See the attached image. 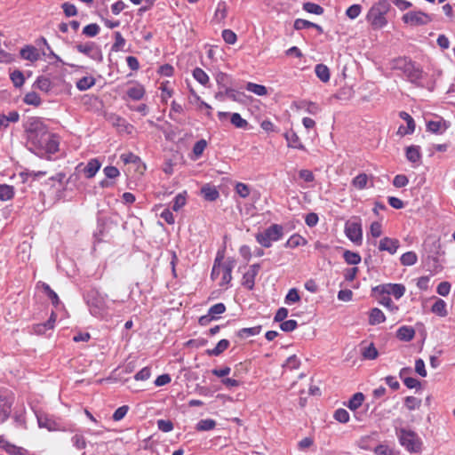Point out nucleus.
I'll list each match as a JSON object with an SVG mask.
<instances>
[{"instance_id": "38", "label": "nucleus", "mask_w": 455, "mask_h": 455, "mask_svg": "<svg viewBox=\"0 0 455 455\" xmlns=\"http://www.w3.org/2000/svg\"><path fill=\"white\" fill-rule=\"evenodd\" d=\"M379 303L385 307H387L389 311L395 313L398 311V306L395 305L392 301L391 298L386 295H379Z\"/></svg>"}, {"instance_id": "33", "label": "nucleus", "mask_w": 455, "mask_h": 455, "mask_svg": "<svg viewBox=\"0 0 455 455\" xmlns=\"http://www.w3.org/2000/svg\"><path fill=\"white\" fill-rule=\"evenodd\" d=\"M229 346V341L228 339H221L218 342L216 347L212 349H208L207 354L209 355H220L222 352H224Z\"/></svg>"}, {"instance_id": "19", "label": "nucleus", "mask_w": 455, "mask_h": 455, "mask_svg": "<svg viewBox=\"0 0 455 455\" xmlns=\"http://www.w3.org/2000/svg\"><path fill=\"white\" fill-rule=\"evenodd\" d=\"M415 336V330L411 326H401L396 331V337L403 341H411Z\"/></svg>"}, {"instance_id": "34", "label": "nucleus", "mask_w": 455, "mask_h": 455, "mask_svg": "<svg viewBox=\"0 0 455 455\" xmlns=\"http://www.w3.org/2000/svg\"><path fill=\"white\" fill-rule=\"evenodd\" d=\"M403 266H413L418 261V256L414 251H407L400 258Z\"/></svg>"}, {"instance_id": "29", "label": "nucleus", "mask_w": 455, "mask_h": 455, "mask_svg": "<svg viewBox=\"0 0 455 455\" xmlns=\"http://www.w3.org/2000/svg\"><path fill=\"white\" fill-rule=\"evenodd\" d=\"M385 320H386L385 315L383 314V312L380 309H379L377 307L371 309V311L370 313V316H369V323L370 324H371V325L379 324V323L385 322Z\"/></svg>"}, {"instance_id": "56", "label": "nucleus", "mask_w": 455, "mask_h": 455, "mask_svg": "<svg viewBox=\"0 0 455 455\" xmlns=\"http://www.w3.org/2000/svg\"><path fill=\"white\" fill-rule=\"evenodd\" d=\"M186 204L185 194H178L172 202V210L178 212Z\"/></svg>"}, {"instance_id": "25", "label": "nucleus", "mask_w": 455, "mask_h": 455, "mask_svg": "<svg viewBox=\"0 0 455 455\" xmlns=\"http://www.w3.org/2000/svg\"><path fill=\"white\" fill-rule=\"evenodd\" d=\"M201 193L204 199L211 202L215 201L220 196L217 188L209 185L204 186L201 189Z\"/></svg>"}, {"instance_id": "14", "label": "nucleus", "mask_w": 455, "mask_h": 455, "mask_svg": "<svg viewBox=\"0 0 455 455\" xmlns=\"http://www.w3.org/2000/svg\"><path fill=\"white\" fill-rule=\"evenodd\" d=\"M120 158L124 164H133L136 165V169L140 173H142L146 169L144 164L141 163L140 158L133 153L129 152L122 154Z\"/></svg>"}, {"instance_id": "27", "label": "nucleus", "mask_w": 455, "mask_h": 455, "mask_svg": "<svg viewBox=\"0 0 455 455\" xmlns=\"http://www.w3.org/2000/svg\"><path fill=\"white\" fill-rule=\"evenodd\" d=\"M305 244H307V240L300 235L294 234L286 241L284 246L293 249Z\"/></svg>"}, {"instance_id": "51", "label": "nucleus", "mask_w": 455, "mask_h": 455, "mask_svg": "<svg viewBox=\"0 0 455 455\" xmlns=\"http://www.w3.org/2000/svg\"><path fill=\"white\" fill-rule=\"evenodd\" d=\"M399 116L404 120L407 124V132H414L415 131V122L413 118L404 111H401L399 113Z\"/></svg>"}, {"instance_id": "48", "label": "nucleus", "mask_w": 455, "mask_h": 455, "mask_svg": "<svg viewBox=\"0 0 455 455\" xmlns=\"http://www.w3.org/2000/svg\"><path fill=\"white\" fill-rule=\"evenodd\" d=\"M11 80L13 83V85L17 88L21 87L24 84L25 77L21 71L15 70L13 71L11 76Z\"/></svg>"}, {"instance_id": "24", "label": "nucleus", "mask_w": 455, "mask_h": 455, "mask_svg": "<svg viewBox=\"0 0 455 455\" xmlns=\"http://www.w3.org/2000/svg\"><path fill=\"white\" fill-rule=\"evenodd\" d=\"M144 94L145 89L141 84H134L127 90V95L134 100H141Z\"/></svg>"}, {"instance_id": "42", "label": "nucleus", "mask_w": 455, "mask_h": 455, "mask_svg": "<svg viewBox=\"0 0 455 455\" xmlns=\"http://www.w3.org/2000/svg\"><path fill=\"white\" fill-rule=\"evenodd\" d=\"M343 258L349 265H357L361 262V256L357 252L351 251H345Z\"/></svg>"}, {"instance_id": "18", "label": "nucleus", "mask_w": 455, "mask_h": 455, "mask_svg": "<svg viewBox=\"0 0 455 455\" xmlns=\"http://www.w3.org/2000/svg\"><path fill=\"white\" fill-rule=\"evenodd\" d=\"M285 139L289 148L305 150L304 145L301 143L299 137L293 131L285 133Z\"/></svg>"}, {"instance_id": "3", "label": "nucleus", "mask_w": 455, "mask_h": 455, "mask_svg": "<svg viewBox=\"0 0 455 455\" xmlns=\"http://www.w3.org/2000/svg\"><path fill=\"white\" fill-rule=\"evenodd\" d=\"M390 9V4L387 0H379L374 4L366 15V20L373 29H380L387 24L386 15Z\"/></svg>"}, {"instance_id": "6", "label": "nucleus", "mask_w": 455, "mask_h": 455, "mask_svg": "<svg viewBox=\"0 0 455 455\" xmlns=\"http://www.w3.org/2000/svg\"><path fill=\"white\" fill-rule=\"evenodd\" d=\"M398 438L401 445L409 452H419L421 451L422 442L415 432L403 428L399 431Z\"/></svg>"}, {"instance_id": "17", "label": "nucleus", "mask_w": 455, "mask_h": 455, "mask_svg": "<svg viewBox=\"0 0 455 455\" xmlns=\"http://www.w3.org/2000/svg\"><path fill=\"white\" fill-rule=\"evenodd\" d=\"M100 166H101V164L98 159H96V158L91 159L87 163V164L83 168V172L86 178L92 179L96 175V173L100 170Z\"/></svg>"}, {"instance_id": "20", "label": "nucleus", "mask_w": 455, "mask_h": 455, "mask_svg": "<svg viewBox=\"0 0 455 455\" xmlns=\"http://www.w3.org/2000/svg\"><path fill=\"white\" fill-rule=\"evenodd\" d=\"M228 8L225 2H220L215 10L212 21L220 24L224 21L227 17Z\"/></svg>"}, {"instance_id": "44", "label": "nucleus", "mask_w": 455, "mask_h": 455, "mask_svg": "<svg viewBox=\"0 0 455 455\" xmlns=\"http://www.w3.org/2000/svg\"><path fill=\"white\" fill-rule=\"evenodd\" d=\"M194 78L203 85H206L209 82L208 75L200 68H196L193 71Z\"/></svg>"}, {"instance_id": "62", "label": "nucleus", "mask_w": 455, "mask_h": 455, "mask_svg": "<svg viewBox=\"0 0 455 455\" xmlns=\"http://www.w3.org/2000/svg\"><path fill=\"white\" fill-rule=\"evenodd\" d=\"M222 37L223 40L229 44H234L237 40L235 33L230 29H224L222 31Z\"/></svg>"}, {"instance_id": "39", "label": "nucleus", "mask_w": 455, "mask_h": 455, "mask_svg": "<svg viewBox=\"0 0 455 455\" xmlns=\"http://www.w3.org/2000/svg\"><path fill=\"white\" fill-rule=\"evenodd\" d=\"M261 331V326H254L250 328H243L238 332L237 335L242 338H248L251 336H256L258 335Z\"/></svg>"}, {"instance_id": "60", "label": "nucleus", "mask_w": 455, "mask_h": 455, "mask_svg": "<svg viewBox=\"0 0 455 455\" xmlns=\"http://www.w3.org/2000/svg\"><path fill=\"white\" fill-rule=\"evenodd\" d=\"M44 290L45 293L47 294L48 298L51 299L52 303L55 307H57L60 303V299H59L57 293L54 291H52L51 289V287L46 283L44 284Z\"/></svg>"}, {"instance_id": "55", "label": "nucleus", "mask_w": 455, "mask_h": 455, "mask_svg": "<svg viewBox=\"0 0 455 455\" xmlns=\"http://www.w3.org/2000/svg\"><path fill=\"white\" fill-rule=\"evenodd\" d=\"M405 406L409 411H413L419 408L421 400L414 396H407L404 400Z\"/></svg>"}, {"instance_id": "61", "label": "nucleus", "mask_w": 455, "mask_h": 455, "mask_svg": "<svg viewBox=\"0 0 455 455\" xmlns=\"http://www.w3.org/2000/svg\"><path fill=\"white\" fill-rule=\"evenodd\" d=\"M362 12V6L360 4H353L349 6L346 12L348 18L354 20L357 18Z\"/></svg>"}, {"instance_id": "45", "label": "nucleus", "mask_w": 455, "mask_h": 455, "mask_svg": "<svg viewBox=\"0 0 455 455\" xmlns=\"http://www.w3.org/2000/svg\"><path fill=\"white\" fill-rule=\"evenodd\" d=\"M225 311L226 306L223 303H217L209 308L208 314L212 316L214 320H217L219 315L223 314Z\"/></svg>"}, {"instance_id": "41", "label": "nucleus", "mask_w": 455, "mask_h": 455, "mask_svg": "<svg viewBox=\"0 0 455 455\" xmlns=\"http://www.w3.org/2000/svg\"><path fill=\"white\" fill-rule=\"evenodd\" d=\"M222 256H217L212 269L211 277L212 280H217L222 272Z\"/></svg>"}, {"instance_id": "52", "label": "nucleus", "mask_w": 455, "mask_h": 455, "mask_svg": "<svg viewBox=\"0 0 455 455\" xmlns=\"http://www.w3.org/2000/svg\"><path fill=\"white\" fill-rule=\"evenodd\" d=\"M230 121L236 128H245L248 125V122L238 113H233Z\"/></svg>"}, {"instance_id": "37", "label": "nucleus", "mask_w": 455, "mask_h": 455, "mask_svg": "<svg viewBox=\"0 0 455 455\" xmlns=\"http://www.w3.org/2000/svg\"><path fill=\"white\" fill-rule=\"evenodd\" d=\"M368 176L365 173H360L356 177H355L352 180V185L361 190L367 187L368 184Z\"/></svg>"}, {"instance_id": "57", "label": "nucleus", "mask_w": 455, "mask_h": 455, "mask_svg": "<svg viewBox=\"0 0 455 455\" xmlns=\"http://www.w3.org/2000/svg\"><path fill=\"white\" fill-rule=\"evenodd\" d=\"M333 418L340 422V423H347L349 421V413L345 409H338L333 415Z\"/></svg>"}, {"instance_id": "5", "label": "nucleus", "mask_w": 455, "mask_h": 455, "mask_svg": "<svg viewBox=\"0 0 455 455\" xmlns=\"http://www.w3.org/2000/svg\"><path fill=\"white\" fill-rule=\"evenodd\" d=\"M393 68L401 70L409 81L416 83L422 78V71L407 58H398L393 62Z\"/></svg>"}, {"instance_id": "12", "label": "nucleus", "mask_w": 455, "mask_h": 455, "mask_svg": "<svg viewBox=\"0 0 455 455\" xmlns=\"http://www.w3.org/2000/svg\"><path fill=\"white\" fill-rule=\"evenodd\" d=\"M235 266V260L233 259H228L227 261L222 264V272H221V281L220 285H226L230 283L232 280V270Z\"/></svg>"}, {"instance_id": "54", "label": "nucleus", "mask_w": 455, "mask_h": 455, "mask_svg": "<svg viewBox=\"0 0 455 455\" xmlns=\"http://www.w3.org/2000/svg\"><path fill=\"white\" fill-rule=\"evenodd\" d=\"M125 44V39L123 37L120 32H115V43L112 45V51L119 52L121 51Z\"/></svg>"}, {"instance_id": "9", "label": "nucleus", "mask_w": 455, "mask_h": 455, "mask_svg": "<svg viewBox=\"0 0 455 455\" xmlns=\"http://www.w3.org/2000/svg\"><path fill=\"white\" fill-rule=\"evenodd\" d=\"M402 20L411 26H422L431 21L430 16L420 11L409 12L403 16Z\"/></svg>"}, {"instance_id": "47", "label": "nucleus", "mask_w": 455, "mask_h": 455, "mask_svg": "<svg viewBox=\"0 0 455 455\" xmlns=\"http://www.w3.org/2000/svg\"><path fill=\"white\" fill-rule=\"evenodd\" d=\"M255 272H245L243 276L242 284L249 290H252L255 283Z\"/></svg>"}, {"instance_id": "46", "label": "nucleus", "mask_w": 455, "mask_h": 455, "mask_svg": "<svg viewBox=\"0 0 455 455\" xmlns=\"http://www.w3.org/2000/svg\"><path fill=\"white\" fill-rule=\"evenodd\" d=\"M216 422L212 419H201L197 425L196 429L198 431H209L215 427Z\"/></svg>"}, {"instance_id": "11", "label": "nucleus", "mask_w": 455, "mask_h": 455, "mask_svg": "<svg viewBox=\"0 0 455 455\" xmlns=\"http://www.w3.org/2000/svg\"><path fill=\"white\" fill-rule=\"evenodd\" d=\"M400 246V243L395 238L384 237L379 241V250L380 251H387L390 254H395Z\"/></svg>"}, {"instance_id": "4", "label": "nucleus", "mask_w": 455, "mask_h": 455, "mask_svg": "<svg viewBox=\"0 0 455 455\" xmlns=\"http://www.w3.org/2000/svg\"><path fill=\"white\" fill-rule=\"evenodd\" d=\"M283 236V227L279 224H272L261 232L255 235L259 244L264 248H269L274 242H277Z\"/></svg>"}, {"instance_id": "49", "label": "nucleus", "mask_w": 455, "mask_h": 455, "mask_svg": "<svg viewBox=\"0 0 455 455\" xmlns=\"http://www.w3.org/2000/svg\"><path fill=\"white\" fill-rule=\"evenodd\" d=\"M303 9L309 12L316 15H320L323 12V8L315 3L307 2L303 4Z\"/></svg>"}, {"instance_id": "32", "label": "nucleus", "mask_w": 455, "mask_h": 455, "mask_svg": "<svg viewBox=\"0 0 455 455\" xmlns=\"http://www.w3.org/2000/svg\"><path fill=\"white\" fill-rule=\"evenodd\" d=\"M95 84V79L92 76H84L76 82V88L79 91H86Z\"/></svg>"}, {"instance_id": "23", "label": "nucleus", "mask_w": 455, "mask_h": 455, "mask_svg": "<svg viewBox=\"0 0 455 455\" xmlns=\"http://www.w3.org/2000/svg\"><path fill=\"white\" fill-rule=\"evenodd\" d=\"M33 86L42 92H48L52 89V81L50 78L41 76H38Z\"/></svg>"}, {"instance_id": "64", "label": "nucleus", "mask_w": 455, "mask_h": 455, "mask_svg": "<svg viewBox=\"0 0 455 455\" xmlns=\"http://www.w3.org/2000/svg\"><path fill=\"white\" fill-rule=\"evenodd\" d=\"M451 287V285L449 282H441L436 288V292L439 295L445 297L450 293Z\"/></svg>"}, {"instance_id": "21", "label": "nucleus", "mask_w": 455, "mask_h": 455, "mask_svg": "<svg viewBox=\"0 0 455 455\" xmlns=\"http://www.w3.org/2000/svg\"><path fill=\"white\" fill-rule=\"evenodd\" d=\"M11 413V403L5 396L0 395V423L5 421Z\"/></svg>"}, {"instance_id": "53", "label": "nucleus", "mask_w": 455, "mask_h": 455, "mask_svg": "<svg viewBox=\"0 0 455 455\" xmlns=\"http://www.w3.org/2000/svg\"><path fill=\"white\" fill-rule=\"evenodd\" d=\"M100 26L96 23H91L89 25H86L84 28H83V34L87 36H90V37H93L95 36H97L100 32Z\"/></svg>"}, {"instance_id": "30", "label": "nucleus", "mask_w": 455, "mask_h": 455, "mask_svg": "<svg viewBox=\"0 0 455 455\" xmlns=\"http://www.w3.org/2000/svg\"><path fill=\"white\" fill-rule=\"evenodd\" d=\"M245 89L258 96H265L267 94V89L266 86L248 82L245 85Z\"/></svg>"}, {"instance_id": "35", "label": "nucleus", "mask_w": 455, "mask_h": 455, "mask_svg": "<svg viewBox=\"0 0 455 455\" xmlns=\"http://www.w3.org/2000/svg\"><path fill=\"white\" fill-rule=\"evenodd\" d=\"M14 188L12 186L2 184L0 185V200L7 201L13 197Z\"/></svg>"}, {"instance_id": "8", "label": "nucleus", "mask_w": 455, "mask_h": 455, "mask_svg": "<svg viewBox=\"0 0 455 455\" xmlns=\"http://www.w3.org/2000/svg\"><path fill=\"white\" fill-rule=\"evenodd\" d=\"M78 52L88 56L90 59L100 62L103 60V55L100 47L94 42H87L84 44H78L76 45Z\"/></svg>"}, {"instance_id": "36", "label": "nucleus", "mask_w": 455, "mask_h": 455, "mask_svg": "<svg viewBox=\"0 0 455 455\" xmlns=\"http://www.w3.org/2000/svg\"><path fill=\"white\" fill-rule=\"evenodd\" d=\"M378 350L373 343H371L368 347H363L362 350V356L366 360H374L378 357Z\"/></svg>"}, {"instance_id": "22", "label": "nucleus", "mask_w": 455, "mask_h": 455, "mask_svg": "<svg viewBox=\"0 0 455 455\" xmlns=\"http://www.w3.org/2000/svg\"><path fill=\"white\" fill-rule=\"evenodd\" d=\"M406 158L411 163H417L421 158L420 148L419 146H410L405 150Z\"/></svg>"}, {"instance_id": "50", "label": "nucleus", "mask_w": 455, "mask_h": 455, "mask_svg": "<svg viewBox=\"0 0 455 455\" xmlns=\"http://www.w3.org/2000/svg\"><path fill=\"white\" fill-rule=\"evenodd\" d=\"M36 150L54 153L58 150V143L56 142V140L52 139V136L51 135V137L46 142L45 147L36 148L35 151Z\"/></svg>"}, {"instance_id": "31", "label": "nucleus", "mask_w": 455, "mask_h": 455, "mask_svg": "<svg viewBox=\"0 0 455 455\" xmlns=\"http://www.w3.org/2000/svg\"><path fill=\"white\" fill-rule=\"evenodd\" d=\"M225 95L233 101L243 103L245 101L246 95L243 92L235 91L231 88L225 90Z\"/></svg>"}, {"instance_id": "26", "label": "nucleus", "mask_w": 455, "mask_h": 455, "mask_svg": "<svg viewBox=\"0 0 455 455\" xmlns=\"http://www.w3.org/2000/svg\"><path fill=\"white\" fill-rule=\"evenodd\" d=\"M315 72L316 76L323 83H327L330 80V69L324 64H317L315 67Z\"/></svg>"}, {"instance_id": "28", "label": "nucleus", "mask_w": 455, "mask_h": 455, "mask_svg": "<svg viewBox=\"0 0 455 455\" xmlns=\"http://www.w3.org/2000/svg\"><path fill=\"white\" fill-rule=\"evenodd\" d=\"M364 400V395L363 393H355L353 395V396L349 399V401L346 403V405L351 410L355 411L357 410L363 403Z\"/></svg>"}, {"instance_id": "2", "label": "nucleus", "mask_w": 455, "mask_h": 455, "mask_svg": "<svg viewBox=\"0 0 455 455\" xmlns=\"http://www.w3.org/2000/svg\"><path fill=\"white\" fill-rule=\"evenodd\" d=\"M90 313L99 318H106L112 308L108 303L107 295H103L97 290H91L85 296Z\"/></svg>"}, {"instance_id": "59", "label": "nucleus", "mask_w": 455, "mask_h": 455, "mask_svg": "<svg viewBox=\"0 0 455 455\" xmlns=\"http://www.w3.org/2000/svg\"><path fill=\"white\" fill-rule=\"evenodd\" d=\"M207 147V142L205 140L202 139L198 141H196L193 147V153L196 155V157H199L202 156L203 152Z\"/></svg>"}, {"instance_id": "15", "label": "nucleus", "mask_w": 455, "mask_h": 455, "mask_svg": "<svg viewBox=\"0 0 455 455\" xmlns=\"http://www.w3.org/2000/svg\"><path fill=\"white\" fill-rule=\"evenodd\" d=\"M435 299V303L431 307V312L440 317H445L448 315V309L446 302L436 297H433Z\"/></svg>"}, {"instance_id": "58", "label": "nucleus", "mask_w": 455, "mask_h": 455, "mask_svg": "<svg viewBox=\"0 0 455 455\" xmlns=\"http://www.w3.org/2000/svg\"><path fill=\"white\" fill-rule=\"evenodd\" d=\"M300 300V296L298 292V290L296 288H291L289 290L286 297H285V303L291 304V303H296Z\"/></svg>"}, {"instance_id": "63", "label": "nucleus", "mask_w": 455, "mask_h": 455, "mask_svg": "<svg viewBox=\"0 0 455 455\" xmlns=\"http://www.w3.org/2000/svg\"><path fill=\"white\" fill-rule=\"evenodd\" d=\"M128 411H129V407L127 405H123V406L117 408L112 416L113 419L115 421H119V420L123 419L125 417V415L127 414Z\"/></svg>"}, {"instance_id": "13", "label": "nucleus", "mask_w": 455, "mask_h": 455, "mask_svg": "<svg viewBox=\"0 0 455 455\" xmlns=\"http://www.w3.org/2000/svg\"><path fill=\"white\" fill-rule=\"evenodd\" d=\"M0 448L10 455H27V451L18 447L3 437H0Z\"/></svg>"}, {"instance_id": "43", "label": "nucleus", "mask_w": 455, "mask_h": 455, "mask_svg": "<svg viewBox=\"0 0 455 455\" xmlns=\"http://www.w3.org/2000/svg\"><path fill=\"white\" fill-rule=\"evenodd\" d=\"M235 193L242 198H247L251 194V188L243 182H237L235 186Z\"/></svg>"}, {"instance_id": "10", "label": "nucleus", "mask_w": 455, "mask_h": 455, "mask_svg": "<svg viewBox=\"0 0 455 455\" xmlns=\"http://www.w3.org/2000/svg\"><path fill=\"white\" fill-rule=\"evenodd\" d=\"M345 234L347 237L356 244L362 243L363 230L359 222L347 221L345 225Z\"/></svg>"}, {"instance_id": "16", "label": "nucleus", "mask_w": 455, "mask_h": 455, "mask_svg": "<svg viewBox=\"0 0 455 455\" xmlns=\"http://www.w3.org/2000/svg\"><path fill=\"white\" fill-rule=\"evenodd\" d=\"M20 56L22 59L35 62L40 59L38 50L33 45H26L20 50Z\"/></svg>"}, {"instance_id": "40", "label": "nucleus", "mask_w": 455, "mask_h": 455, "mask_svg": "<svg viewBox=\"0 0 455 455\" xmlns=\"http://www.w3.org/2000/svg\"><path fill=\"white\" fill-rule=\"evenodd\" d=\"M23 101L28 105L35 107H38L42 103L40 96L35 92H28L24 96Z\"/></svg>"}, {"instance_id": "1", "label": "nucleus", "mask_w": 455, "mask_h": 455, "mask_svg": "<svg viewBox=\"0 0 455 455\" xmlns=\"http://www.w3.org/2000/svg\"><path fill=\"white\" fill-rule=\"evenodd\" d=\"M27 134L28 143L35 150L36 148L45 147L47 140L51 137L46 125L39 117H29L24 124Z\"/></svg>"}, {"instance_id": "7", "label": "nucleus", "mask_w": 455, "mask_h": 455, "mask_svg": "<svg viewBox=\"0 0 455 455\" xmlns=\"http://www.w3.org/2000/svg\"><path fill=\"white\" fill-rule=\"evenodd\" d=\"M372 291L377 293L378 295H386V296H394L395 299H401L405 291L406 288L402 283H383L375 286Z\"/></svg>"}]
</instances>
